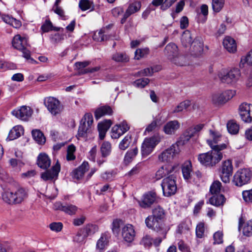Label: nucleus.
I'll list each match as a JSON object with an SVG mask.
<instances>
[{
    "instance_id": "f257e3e1",
    "label": "nucleus",
    "mask_w": 252,
    "mask_h": 252,
    "mask_svg": "<svg viewBox=\"0 0 252 252\" xmlns=\"http://www.w3.org/2000/svg\"><path fill=\"white\" fill-rule=\"evenodd\" d=\"M93 117L91 113H86L82 118L79 126L77 137L78 139L87 140L93 137Z\"/></svg>"
},
{
    "instance_id": "f03ea898",
    "label": "nucleus",
    "mask_w": 252,
    "mask_h": 252,
    "mask_svg": "<svg viewBox=\"0 0 252 252\" xmlns=\"http://www.w3.org/2000/svg\"><path fill=\"white\" fill-rule=\"evenodd\" d=\"M164 53L170 62L177 65L184 66L187 64L186 57L180 54L178 46L173 43H170L166 46Z\"/></svg>"
},
{
    "instance_id": "7ed1b4c3",
    "label": "nucleus",
    "mask_w": 252,
    "mask_h": 252,
    "mask_svg": "<svg viewBox=\"0 0 252 252\" xmlns=\"http://www.w3.org/2000/svg\"><path fill=\"white\" fill-rule=\"evenodd\" d=\"M222 153L216 150H212L198 155V159L203 165L212 167L218 163L222 158Z\"/></svg>"
},
{
    "instance_id": "20e7f679",
    "label": "nucleus",
    "mask_w": 252,
    "mask_h": 252,
    "mask_svg": "<svg viewBox=\"0 0 252 252\" xmlns=\"http://www.w3.org/2000/svg\"><path fill=\"white\" fill-rule=\"evenodd\" d=\"M241 76V71L237 68H233L229 71L222 69L218 73V77L221 82L229 85L235 84Z\"/></svg>"
},
{
    "instance_id": "39448f33",
    "label": "nucleus",
    "mask_w": 252,
    "mask_h": 252,
    "mask_svg": "<svg viewBox=\"0 0 252 252\" xmlns=\"http://www.w3.org/2000/svg\"><path fill=\"white\" fill-rule=\"evenodd\" d=\"M224 137L218 131L210 130L209 132V138L207 139V142L212 150H216L221 151L227 148V143L219 144L220 142L223 141Z\"/></svg>"
},
{
    "instance_id": "423d86ee",
    "label": "nucleus",
    "mask_w": 252,
    "mask_h": 252,
    "mask_svg": "<svg viewBox=\"0 0 252 252\" xmlns=\"http://www.w3.org/2000/svg\"><path fill=\"white\" fill-rule=\"evenodd\" d=\"M12 44L14 48L22 52L25 58L27 60L30 58V52L27 49L29 43L26 36L20 34L15 35L13 38Z\"/></svg>"
},
{
    "instance_id": "0eeeda50",
    "label": "nucleus",
    "mask_w": 252,
    "mask_h": 252,
    "mask_svg": "<svg viewBox=\"0 0 252 252\" xmlns=\"http://www.w3.org/2000/svg\"><path fill=\"white\" fill-rule=\"evenodd\" d=\"M252 176V173L250 169H240L235 173L232 182L235 186L242 187L250 182Z\"/></svg>"
},
{
    "instance_id": "6e6552de",
    "label": "nucleus",
    "mask_w": 252,
    "mask_h": 252,
    "mask_svg": "<svg viewBox=\"0 0 252 252\" xmlns=\"http://www.w3.org/2000/svg\"><path fill=\"white\" fill-rule=\"evenodd\" d=\"M161 186L163 195L169 196L174 194L177 191V185L174 177L169 176L164 178L161 182Z\"/></svg>"
},
{
    "instance_id": "1a4fd4ad",
    "label": "nucleus",
    "mask_w": 252,
    "mask_h": 252,
    "mask_svg": "<svg viewBox=\"0 0 252 252\" xmlns=\"http://www.w3.org/2000/svg\"><path fill=\"white\" fill-rule=\"evenodd\" d=\"M146 226L157 232H161L163 238H165L168 229L165 227L163 224L152 215L149 216L145 220Z\"/></svg>"
},
{
    "instance_id": "9d476101",
    "label": "nucleus",
    "mask_w": 252,
    "mask_h": 252,
    "mask_svg": "<svg viewBox=\"0 0 252 252\" xmlns=\"http://www.w3.org/2000/svg\"><path fill=\"white\" fill-rule=\"evenodd\" d=\"M160 141V138L158 136L145 138L141 146L142 156H147L150 155Z\"/></svg>"
},
{
    "instance_id": "9b49d317",
    "label": "nucleus",
    "mask_w": 252,
    "mask_h": 252,
    "mask_svg": "<svg viewBox=\"0 0 252 252\" xmlns=\"http://www.w3.org/2000/svg\"><path fill=\"white\" fill-rule=\"evenodd\" d=\"M235 94V91L232 90H226L223 92L216 93L212 95V100L215 104L221 105L231 99Z\"/></svg>"
},
{
    "instance_id": "f8f14e48",
    "label": "nucleus",
    "mask_w": 252,
    "mask_h": 252,
    "mask_svg": "<svg viewBox=\"0 0 252 252\" xmlns=\"http://www.w3.org/2000/svg\"><path fill=\"white\" fill-rule=\"evenodd\" d=\"M44 104L53 116L58 115L63 111V106L60 101L54 97H48L45 99Z\"/></svg>"
},
{
    "instance_id": "ddd939ff",
    "label": "nucleus",
    "mask_w": 252,
    "mask_h": 252,
    "mask_svg": "<svg viewBox=\"0 0 252 252\" xmlns=\"http://www.w3.org/2000/svg\"><path fill=\"white\" fill-rule=\"evenodd\" d=\"M179 152L178 145L173 144L158 155V160L160 162H171L179 154Z\"/></svg>"
},
{
    "instance_id": "4468645a",
    "label": "nucleus",
    "mask_w": 252,
    "mask_h": 252,
    "mask_svg": "<svg viewBox=\"0 0 252 252\" xmlns=\"http://www.w3.org/2000/svg\"><path fill=\"white\" fill-rule=\"evenodd\" d=\"M232 172L233 166L231 160L227 159L223 161L220 173L221 181L224 183H229Z\"/></svg>"
},
{
    "instance_id": "2eb2a0df",
    "label": "nucleus",
    "mask_w": 252,
    "mask_h": 252,
    "mask_svg": "<svg viewBox=\"0 0 252 252\" xmlns=\"http://www.w3.org/2000/svg\"><path fill=\"white\" fill-rule=\"evenodd\" d=\"M239 114L241 120L245 123H252V104L244 102L238 108Z\"/></svg>"
},
{
    "instance_id": "dca6fc26",
    "label": "nucleus",
    "mask_w": 252,
    "mask_h": 252,
    "mask_svg": "<svg viewBox=\"0 0 252 252\" xmlns=\"http://www.w3.org/2000/svg\"><path fill=\"white\" fill-rule=\"evenodd\" d=\"M130 126L126 121L115 125L111 129V136L113 139L119 138L127 131Z\"/></svg>"
},
{
    "instance_id": "f3484780",
    "label": "nucleus",
    "mask_w": 252,
    "mask_h": 252,
    "mask_svg": "<svg viewBox=\"0 0 252 252\" xmlns=\"http://www.w3.org/2000/svg\"><path fill=\"white\" fill-rule=\"evenodd\" d=\"M12 114L22 121H27L32 115V110L31 107L22 106L12 111Z\"/></svg>"
},
{
    "instance_id": "a211bd4d",
    "label": "nucleus",
    "mask_w": 252,
    "mask_h": 252,
    "mask_svg": "<svg viewBox=\"0 0 252 252\" xmlns=\"http://www.w3.org/2000/svg\"><path fill=\"white\" fill-rule=\"evenodd\" d=\"M157 194L154 191H149L145 194L141 199L138 201L139 206L143 208H148L156 201Z\"/></svg>"
},
{
    "instance_id": "6ab92c4d",
    "label": "nucleus",
    "mask_w": 252,
    "mask_h": 252,
    "mask_svg": "<svg viewBox=\"0 0 252 252\" xmlns=\"http://www.w3.org/2000/svg\"><path fill=\"white\" fill-rule=\"evenodd\" d=\"M174 169V167L172 165L165 164L158 169L155 173L154 178L156 180H159L172 173Z\"/></svg>"
},
{
    "instance_id": "aec40b11",
    "label": "nucleus",
    "mask_w": 252,
    "mask_h": 252,
    "mask_svg": "<svg viewBox=\"0 0 252 252\" xmlns=\"http://www.w3.org/2000/svg\"><path fill=\"white\" fill-rule=\"evenodd\" d=\"M60 165L58 162L52 167L50 170H48L41 174V178L44 181L52 180L57 178L60 171Z\"/></svg>"
},
{
    "instance_id": "412c9836",
    "label": "nucleus",
    "mask_w": 252,
    "mask_h": 252,
    "mask_svg": "<svg viewBox=\"0 0 252 252\" xmlns=\"http://www.w3.org/2000/svg\"><path fill=\"white\" fill-rule=\"evenodd\" d=\"M122 233L124 239L127 242H132L135 235L133 226L129 224H126L123 227Z\"/></svg>"
},
{
    "instance_id": "4be33fe9",
    "label": "nucleus",
    "mask_w": 252,
    "mask_h": 252,
    "mask_svg": "<svg viewBox=\"0 0 252 252\" xmlns=\"http://www.w3.org/2000/svg\"><path fill=\"white\" fill-rule=\"evenodd\" d=\"M239 230L246 236H252V219L246 221H243L242 219H240Z\"/></svg>"
},
{
    "instance_id": "5701e85b",
    "label": "nucleus",
    "mask_w": 252,
    "mask_h": 252,
    "mask_svg": "<svg viewBox=\"0 0 252 252\" xmlns=\"http://www.w3.org/2000/svg\"><path fill=\"white\" fill-rule=\"evenodd\" d=\"M180 124L177 120L171 121L167 123L163 126V130L168 135H172L180 128Z\"/></svg>"
},
{
    "instance_id": "b1692460",
    "label": "nucleus",
    "mask_w": 252,
    "mask_h": 252,
    "mask_svg": "<svg viewBox=\"0 0 252 252\" xmlns=\"http://www.w3.org/2000/svg\"><path fill=\"white\" fill-rule=\"evenodd\" d=\"M223 45L225 49L229 53H234L237 50L236 41L231 37L226 36L223 39Z\"/></svg>"
},
{
    "instance_id": "393cba45",
    "label": "nucleus",
    "mask_w": 252,
    "mask_h": 252,
    "mask_svg": "<svg viewBox=\"0 0 252 252\" xmlns=\"http://www.w3.org/2000/svg\"><path fill=\"white\" fill-rule=\"evenodd\" d=\"M37 164L40 168L46 169L50 166L51 160L47 154L41 153L37 157Z\"/></svg>"
},
{
    "instance_id": "a878e982",
    "label": "nucleus",
    "mask_w": 252,
    "mask_h": 252,
    "mask_svg": "<svg viewBox=\"0 0 252 252\" xmlns=\"http://www.w3.org/2000/svg\"><path fill=\"white\" fill-rule=\"evenodd\" d=\"M89 168V164L87 162H84L76 169L73 172L72 176L74 179L77 180L80 179L83 177L85 173L88 170Z\"/></svg>"
},
{
    "instance_id": "bb28decb",
    "label": "nucleus",
    "mask_w": 252,
    "mask_h": 252,
    "mask_svg": "<svg viewBox=\"0 0 252 252\" xmlns=\"http://www.w3.org/2000/svg\"><path fill=\"white\" fill-rule=\"evenodd\" d=\"M24 134V128L22 126L18 125L14 126L9 131L7 139L9 140L16 139Z\"/></svg>"
},
{
    "instance_id": "cd10ccee",
    "label": "nucleus",
    "mask_w": 252,
    "mask_h": 252,
    "mask_svg": "<svg viewBox=\"0 0 252 252\" xmlns=\"http://www.w3.org/2000/svg\"><path fill=\"white\" fill-rule=\"evenodd\" d=\"M141 2L140 1H135L129 4L126 10V17H129L130 15L139 12L141 8Z\"/></svg>"
},
{
    "instance_id": "c85d7f7f",
    "label": "nucleus",
    "mask_w": 252,
    "mask_h": 252,
    "mask_svg": "<svg viewBox=\"0 0 252 252\" xmlns=\"http://www.w3.org/2000/svg\"><path fill=\"white\" fill-rule=\"evenodd\" d=\"M112 123L110 120H107L98 124L97 128L99 132V138L104 139L107 130L109 128Z\"/></svg>"
},
{
    "instance_id": "c756f323",
    "label": "nucleus",
    "mask_w": 252,
    "mask_h": 252,
    "mask_svg": "<svg viewBox=\"0 0 252 252\" xmlns=\"http://www.w3.org/2000/svg\"><path fill=\"white\" fill-rule=\"evenodd\" d=\"M14 198L15 204L21 203L27 197L28 194L26 190L22 188L17 189L16 190H13Z\"/></svg>"
},
{
    "instance_id": "7c9ffc66",
    "label": "nucleus",
    "mask_w": 252,
    "mask_h": 252,
    "mask_svg": "<svg viewBox=\"0 0 252 252\" xmlns=\"http://www.w3.org/2000/svg\"><path fill=\"white\" fill-rule=\"evenodd\" d=\"M109 236L106 233L102 234L97 240L96 249L100 252L103 251L107 247L109 242Z\"/></svg>"
},
{
    "instance_id": "2f4dec72",
    "label": "nucleus",
    "mask_w": 252,
    "mask_h": 252,
    "mask_svg": "<svg viewBox=\"0 0 252 252\" xmlns=\"http://www.w3.org/2000/svg\"><path fill=\"white\" fill-rule=\"evenodd\" d=\"M182 173L184 179L189 180L191 177L192 172V165L190 161H185L182 165Z\"/></svg>"
},
{
    "instance_id": "473e14b6",
    "label": "nucleus",
    "mask_w": 252,
    "mask_h": 252,
    "mask_svg": "<svg viewBox=\"0 0 252 252\" xmlns=\"http://www.w3.org/2000/svg\"><path fill=\"white\" fill-rule=\"evenodd\" d=\"M209 199L210 203L216 206L223 205L225 201L224 196L221 194H213Z\"/></svg>"
},
{
    "instance_id": "72a5a7b5",
    "label": "nucleus",
    "mask_w": 252,
    "mask_h": 252,
    "mask_svg": "<svg viewBox=\"0 0 252 252\" xmlns=\"http://www.w3.org/2000/svg\"><path fill=\"white\" fill-rule=\"evenodd\" d=\"M112 112L113 111L111 107L109 106H101L97 108L95 111V117L96 119H99L106 115H111Z\"/></svg>"
},
{
    "instance_id": "f704fd0d",
    "label": "nucleus",
    "mask_w": 252,
    "mask_h": 252,
    "mask_svg": "<svg viewBox=\"0 0 252 252\" xmlns=\"http://www.w3.org/2000/svg\"><path fill=\"white\" fill-rule=\"evenodd\" d=\"M14 192L10 190H5L1 193V199L8 204H15Z\"/></svg>"
},
{
    "instance_id": "c9c22d12",
    "label": "nucleus",
    "mask_w": 252,
    "mask_h": 252,
    "mask_svg": "<svg viewBox=\"0 0 252 252\" xmlns=\"http://www.w3.org/2000/svg\"><path fill=\"white\" fill-rule=\"evenodd\" d=\"M181 42L182 45L185 47H188L192 45L193 41L189 31L186 30L183 32L181 38Z\"/></svg>"
},
{
    "instance_id": "e433bc0d",
    "label": "nucleus",
    "mask_w": 252,
    "mask_h": 252,
    "mask_svg": "<svg viewBox=\"0 0 252 252\" xmlns=\"http://www.w3.org/2000/svg\"><path fill=\"white\" fill-rule=\"evenodd\" d=\"M225 0H212L211 6L214 13L220 12L224 7Z\"/></svg>"
},
{
    "instance_id": "4c0bfd02",
    "label": "nucleus",
    "mask_w": 252,
    "mask_h": 252,
    "mask_svg": "<svg viewBox=\"0 0 252 252\" xmlns=\"http://www.w3.org/2000/svg\"><path fill=\"white\" fill-rule=\"evenodd\" d=\"M245 64L252 65V49L246 56H243L241 58L239 67L241 68H244Z\"/></svg>"
},
{
    "instance_id": "58836bf2",
    "label": "nucleus",
    "mask_w": 252,
    "mask_h": 252,
    "mask_svg": "<svg viewBox=\"0 0 252 252\" xmlns=\"http://www.w3.org/2000/svg\"><path fill=\"white\" fill-rule=\"evenodd\" d=\"M32 136L34 140L39 144H42L45 142V137L43 133L39 130H33L32 131Z\"/></svg>"
},
{
    "instance_id": "ea45409f",
    "label": "nucleus",
    "mask_w": 252,
    "mask_h": 252,
    "mask_svg": "<svg viewBox=\"0 0 252 252\" xmlns=\"http://www.w3.org/2000/svg\"><path fill=\"white\" fill-rule=\"evenodd\" d=\"M81 230L87 237L97 232L98 231V227L95 224H88Z\"/></svg>"
},
{
    "instance_id": "a19ab883",
    "label": "nucleus",
    "mask_w": 252,
    "mask_h": 252,
    "mask_svg": "<svg viewBox=\"0 0 252 252\" xmlns=\"http://www.w3.org/2000/svg\"><path fill=\"white\" fill-rule=\"evenodd\" d=\"M132 142L131 134H127L124 138L120 142L119 148L121 150H126Z\"/></svg>"
},
{
    "instance_id": "79ce46f5",
    "label": "nucleus",
    "mask_w": 252,
    "mask_h": 252,
    "mask_svg": "<svg viewBox=\"0 0 252 252\" xmlns=\"http://www.w3.org/2000/svg\"><path fill=\"white\" fill-rule=\"evenodd\" d=\"M196 55H199L203 51V43L199 39H194L191 45Z\"/></svg>"
},
{
    "instance_id": "37998d69",
    "label": "nucleus",
    "mask_w": 252,
    "mask_h": 252,
    "mask_svg": "<svg viewBox=\"0 0 252 252\" xmlns=\"http://www.w3.org/2000/svg\"><path fill=\"white\" fill-rule=\"evenodd\" d=\"M79 7L82 11H86L89 9L93 11L94 9L93 2L89 0H80L79 2Z\"/></svg>"
},
{
    "instance_id": "c03bdc74",
    "label": "nucleus",
    "mask_w": 252,
    "mask_h": 252,
    "mask_svg": "<svg viewBox=\"0 0 252 252\" xmlns=\"http://www.w3.org/2000/svg\"><path fill=\"white\" fill-rule=\"evenodd\" d=\"M41 30L44 32H47L50 31H60L61 29L63 31V28L53 27L51 22L49 20H46L45 23L41 26Z\"/></svg>"
},
{
    "instance_id": "a18cd8bd",
    "label": "nucleus",
    "mask_w": 252,
    "mask_h": 252,
    "mask_svg": "<svg viewBox=\"0 0 252 252\" xmlns=\"http://www.w3.org/2000/svg\"><path fill=\"white\" fill-rule=\"evenodd\" d=\"M138 153V149L135 148L132 150H128L126 154L124 161L126 164H128L133 159Z\"/></svg>"
},
{
    "instance_id": "49530a36",
    "label": "nucleus",
    "mask_w": 252,
    "mask_h": 252,
    "mask_svg": "<svg viewBox=\"0 0 252 252\" xmlns=\"http://www.w3.org/2000/svg\"><path fill=\"white\" fill-rule=\"evenodd\" d=\"M112 60L116 62L126 63L129 61V57L125 53L118 52L114 54Z\"/></svg>"
},
{
    "instance_id": "de8ad7c7",
    "label": "nucleus",
    "mask_w": 252,
    "mask_h": 252,
    "mask_svg": "<svg viewBox=\"0 0 252 252\" xmlns=\"http://www.w3.org/2000/svg\"><path fill=\"white\" fill-rule=\"evenodd\" d=\"M168 119V113L165 110H162L156 117L154 121L160 126Z\"/></svg>"
},
{
    "instance_id": "09e8293b",
    "label": "nucleus",
    "mask_w": 252,
    "mask_h": 252,
    "mask_svg": "<svg viewBox=\"0 0 252 252\" xmlns=\"http://www.w3.org/2000/svg\"><path fill=\"white\" fill-rule=\"evenodd\" d=\"M9 163L15 170L18 171H20L21 168L25 165L22 159L11 158L9 160Z\"/></svg>"
},
{
    "instance_id": "8fccbe9b",
    "label": "nucleus",
    "mask_w": 252,
    "mask_h": 252,
    "mask_svg": "<svg viewBox=\"0 0 252 252\" xmlns=\"http://www.w3.org/2000/svg\"><path fill=\"white\" fill-rule=\"evenodd\" d=\"M100 150L103 157L108 156L111 152V144L109 142H104L101 145Z\"/></svg>"
},
{
    "instance_id": "3c124183",
    "label": "nucleus",
    "mask_w": 252,
    "mask_h": 252,
    "mask_svg": "<svg viewBox=\"0 0 252 252\" xmlns=\"http://www.w3.org/2000/svg\"><path fill=\"white\" fill-rule=\"evenodd\" d=\"M191 105V102L189 100H186L180 103L173 110V113H179L187 109Z\"/></svg>"
},
{
    "instance_id": "603ef678",
    "label": "nucleus",
    "mask_w": 252,
    "mask_h": 252,
    "mask_svg": "<svg viewBox=\"0 0 252 252\" xmlns=\"http://www.w3.org/2000/svg\"><path fill=\"white\" fill-rule=\"evenodd\" d=\"M78 208L75 205L71 204H65L63 212L68 215H73L76 214Z\"/></svg>"
},
{
    "instance_id": "864d4df0",
    "label": "nucleus",
    "mask_w": 252,
    "mask_h": 252,
    "mask_svg": "<svg viewBox=\"0 0 252 252\" xmlns=\"http://www.w3.org/2000/svg\"><path fill=\"white\" fill-rule=\"evenodd\" d=\"M152 216L154 217L156 219H158L159 221L161 220L164 216V212L163 209L157 206L153 210Z\"/></svg>"
},
{
    "instance_id": "5fc2aeb1",
    "label": "nucleus",
    "mask_w": 252,
    "mask_h": 252,
    "mask_svg": "<svg viewBox=\"0 0 252 252\" xmlns=\"http://www.w3.org/2000/svg\"><path fill=\"white\" fill-rule=\"evenodd\" d=\"M221 184L218 181H214L210 188V191L212 194H220Z\"/></svg>"
},
{
    "instance_id": "6e6d98bb",
    "label": "nucleus",
    "mask_w": 252,
    "mask_h": 252,
    "mask_svg": "<svg viewBox=\"0 0 252 252\" xmlns=\"http://www.w3.org/2000/svg\"><path fill=\"white\" fill-rule=\"evenodd\" d=\"M227 128L230 133L235 134L238 132L239 126L235 122L229 121L227 124Z\"/></svg>"
},
{
    "instance_id": "4d7b16f0",
    "label": "nucleus",
    "mask_w": 252,
    "mask_h": 252,
    "mask_svg": "<svg viewBox=\"0 0 252 252\" xmlns=\"http://www.w3.org/2000/svg\"><path fill=\"white\" fill-rule=\"evenodd\" d=\"M75 151L76 148L73 144H71L68 146L66 155V159L67 160H72L75 159V156L74 155V153Z\"/></svg>"
},
{
    "instance_id": "13d9d810",
    "label": "nucleus",
    "mask_w": 252,
    "mask_h": 252,
    "mask_svg": "<svg viewBox=\"0 0 252 252\" xmlns=\"http://www.w3.org/2000/svg\"><path fill=\"white\" fill-rule=\"evenodd\" d=\"M149 54V49L148 48L138 49L135 51L134 58L136 60H139L147 56Z\"/></svg>"
},
{
    "instance_id": "bf43d9fd",
    "label": "nucleus",
    "mask_w": 252,
    "mask_h": 252,
    "mask_svg": "<svg viewBox=\"0 0 252 252\" xmlns=\"http://www.w3.org/2000/svg\"><path fill=\"white\" fill-rule=\"evenodd\" d=\"M104 31L101 30L98 32H95L93 36V39L97 41H102L107 39L106 35L104 34Z\"/></svg>"
},
{
    "instance_id": "052dcab7",
    "label": "nucleus",
    "mask_w": 252,
    "mask_h": 252,
    "mask_svg": "<svg viewBox=\"0 0 252 252\" xmlns=\"http://www.w3.org/2000/svg\"><path fill=\"white\" fill-rule=\"evenodd\" d=\"M160 69V66H155L151 68H147L140 72L143 76H151L154 72H158Z\"/></svg>"
},
{
    "instance_id": "680f3d73",
    "label": "nucleus",
    "mask_w": 252,
    "mask_h": 252,
    "mask_svg": "<svg viewBox=\"0 0 252 252\" xmlns=\"http://www.w3.org/2000/svg\"><path fill=\"white\" fill-rule=\"evenodd\" d=\"M149 83V80L148 78H141L137 79L133 82V85L138 88H143L145 87Z\"/></svg>"
},
{
    "instance_id": "e2e57ef3",
    "label": "nucleus",
    "mask_w": 252,
    "mask_h": 252,
    "mask_svg": "<svg viewBox=\"0 0 252 252\" xmlns=\"http://www.w3.org/2000/svg\"><path fill=\"white\" fill-rule=\"evenodd\" d=\"M86 238L87 237L81 229L73 237V241L77 243L81 244L84 242Z\"/></svg>"
},
{
    "instance_id": "0e129e2a",
    "label": "nucleus",
    "mask_w": 252,
    "mask_h": 252,
    "mask_svg": "<svg viewBox=\"0 0 252 252\" xmlns=\"http://www.w3.org/2000/svg\"><path fill=\"white\" fill-rule=\"evenodd\" d=\"M63 30H64L63 29ZM60 31L61 33H57L51 35V39L53 42L57 43L64 39L65 35L63 33V31L61 29Z\"/></svg>"
},
{
    "instance_id": "69168bd1",
    "label": "nucleus",
    "mask_w": 252,
    "mask_h": 252,
    "mask_svg": "<svg viewBox=\"0 0 252 252\" xmlns=\"http://www.w3.org/2000/svg\"><path fill=\"white\" fill-rule=\"evenodd\" d=\"M153 239L149 235H146L144 236L140 241V244L145 247H150L153 243Z\"/></svg>"
},
{
    "instance_id": "338daca9",
    "label": "nucleus",
    "mask_w": 252,
    "mask_h": 252,
    "mask_svg": "<svg viewBox=\"0 0 252 252\" xmlns=\"http://www.w3.org/2000/svg\"><path fill=\"white\" fill-rule=\"evenodd\" d=\"M214 244H220L223 242V233L221 231H218L214 234Z\"/></svg>"
},
{
    "instance_id": "774afa93",
    "label": "nucleus",
    "mask_w": 252,
    "mask_h": 252,
    "mask_svg": "<svg viewBox=\"0 0 252 252\" xmlns=\"http://www.w3.org/2000/svg\"><path fill=\"white\" fill-rule=\"evenodd\" d=\"M242 195L246 202H252V189L243 191Z\"/></svg>"
}]
</instances>
